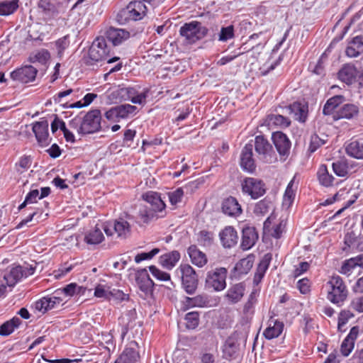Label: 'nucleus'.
<instances>
[{"label": "nucleus", "instance_id": "obj_33", "mask_svg": "<svg viewBox=\"0 0 363 363\" xmlns=\"http://www.w3.org/2000/svg\"><path fill=\"white\" fill-rule=\"evenodd\" d=\"M317 177L319 183L325 187H330L333 186L336 180L335 178L329 173L325 164H322L320 166L317 172Z\"/></svg>", "mask_w": 363, "mask_h": 363}, {"label": "nucleus", "instance_id": "obj_26", "mask_svg": "<svg viewBox=\"0 0 363 363\" xmlns=\"http://www.w3.org/2000/svg\"><path fill=\"white\" fill-rule=\"evenodd\" d=\"M106 36L107 40L112 43L113 45H118L128 39L130 33L124 29L110 27L106 32Z\"/></svg>", "mask_w": 363, "mask_h": 363}, {"label": "nucleus", "instance_id": "obj_60", "mask_svg": "<svg viewBox=\"0 0 363 363\" xmlns=\"http://www.w3.org/2000/svg\"><path fill=\"white\" fill-rule=\"evenodd\" d=\"M111 287L106 285L99 284L94 291V296L97 298L110 299Z\"/></svg>", "mask_w": 363, "mask_h": 363}, {"label": "nucleus", "instance_id": "obj_45", "mask_svg": "<svg viewBox=\"0 0 363 363\" xmlns=\"http://www.w3.org/2000/svg\"><path fill=\"white\" fill-rule=\"evenodd\" d=\"M232 340L227 339L224 346L223 355L226 359L235 358L239 350L240 345Z\"/></svg>", "mask_w": 363, "mask_h": 363}, {"label": "nucleus", "instance_id": "obj_7", "mask_svg": "<svg viewBox=\"0 0 363 363\" xmlns=\"http://www.w3.org/2000/svg\"><path fill=\"white\" fill-rule=\"evenodd\" d=\"M35 269L32 266L25 267L21 266L13 267L4 273L3 276L4 281L1 283H4L6 287H13L22 278L32 275Z\"/></svg>", "mask_w": 363, "mask_h": 363}, {"label": "nucleus", "instance_id": "obj_38", "mask_svg": "<svg viewBox=\"0 0 363 363\" xmlns=\"http://www.w3.org/2000/svg\"><path fill=\"white\" fill-rule=\"evenodd\" d=\"M266 123L269 126L274 125L281 128H286L290 125L291 121L282 115L271 114L267 116Z\"/></svg>", "mask_w": 363, "mask_h": 363}, {"label": "nucleus", "instance_id": "obj_14", "mask_svg": "<svg viewBox=\"0 0 363 363\" xmlns=\"http://www.w3.org/2000/svg\"><path fill=\"white\" fill-rule=\"evenodd\" d=\"M240 167L243 170L253 172L256 169V164L253 158V145L247 143L242 148L240 154Z\"/></svg>", "mask_w": 363, "mask_h": 363}, {"label": "nucleus", "instance_id": "obj_2", "mask_svg": "<svg viewBox=\"0 0 363 363\" xmlns=\"http://www.w3.org/2000/svg\"><path fill=\"white\" fill-rule=\"evenodd\" d=\"M327 285L329 286L328 300L337 306H341L348 295V291L343 280L339 276H333Z\"/></svg>", "mask_w": 363, "mask_h": 363}, {"label": "nucleus", "instance_id": "obj_31", "mask_svg": "<svg viewBox=\"0 0 363 363\" xmlns=\"http://www.w3.org/2000/svg\"><path fill=\"white\" fill-rule=\"evenodd\" d=\"M345 101V98L342 95L334 96L327 100L323 108V113L325 116L334 115L335 109L341 105Z\"/></svg>", "mask_w": 363, "mask_h": 363}, {"label": "nucleus", "instance_id": "obj_11", "mask_svg": "<svg viewBox=\"0 0 363 363\" xmlns=\"http://www.w3.org/2000/svg\"><path fill=\"white\" fill-rule=\"evenodd\" d=\"M37 73V68L32 65H25L11 72L10 77L14 81L27 84L35 81Z\"/></svg>", "mask_w": 363, "mask_h": 363}, {"label": "nucleus", "instance_id": "obj_59", "mask_svg": "<svg viewBox=\"0 0 363 363\" xmlns=\"http://www.w3.org/2000/svg\"><path fill=\"white\" fill-rule=\"evenodd\" d=\"M285 223L281 220L278 224L272 226L271 231H269L267 235H269L274 238L279 239L285 231Z\"/></svg>", "mask_w": 363, "mask_h": 363}, {"label": "nucleus", "instance_id": "obj_36", "mask_svg": "<svg viewBox=\"0 0 363 363\" xmlns=\"http://www.w3.org/2000/svg\"><path fill=\"white\" fill-rule=\"evenodd\" d=\"M22 323L18 317H13L0 325V335L7 336L11 334Z\"/></svg>", "mask_w": 363, "mask_h": 363}, {"label": "nucleus", "instance_id": "obj_63", "mask_svg": "<svg viewBox=\"0 0 363 363\" xmlns=\"http://www.w3.org/2000/svg\"><path fill=\"white\" fill-rule=\"evenodd\" d=\"M159 252H160V250L158 248H154L148 252H142V253L138 254L135 257V262L136 263H140V262H142L143 260L151 259Z\"/></svg>", "mask_w": 363, "mask_h": 363}, {"label": "nucleus", "instance_id": "obj_35", "mask_svg": "<svg viewBox=\"0 0 363 363\" xmlns=\"http://www.w3.org/2000/svg\"><path fill=\"white\" fill-rule=\"evenodd\" d=\"M19 0L0 1V16H9L17 11Z\"/></svg>", "mask_w": 363, "mask_h": 363}, {"label": "nucleus", "instance_id": "obj_16", "mask_svg": "<svg viewBox=\"0 0 363 363\" xmlns=\"http://www.w3.org/2000/svg\"><path fill=\"white\" fill-rule=\"evenodd\" d=\"M135 281L140 290L147 296L153 291L154 282L150 279L146 269H138L135 274Z\"/></svg>", "mask_w": 363, "mask_h": 363}, {"label": "nucleus", "instance_id": "obj_39", "mask_svg": "<svg viewBox=\"0 0 363 363\" xmlns=\"http://www.w3.org/2000/svg\"><path fill=\"white\" fill-rule=\"evenodd\" d=\"M253 266V259L252 257H247L246 258L240 259L236 263L234 270L238 275H243L248 273Z\"/></svg>", "mask_w": 363, "mask_h": 363}, {"label": "nucleus", "instance_id": "obj_41", "mask_svg": "<svg viewBox=\"0 0 363 363\" xmlns=\"http://www.w3.org/2000/svg\"><path fill=\"white\" fill-rule=\"evenodd\" d=\"M104 239L101 230L98 227L91 230L84 237V241L89 245H97Z\"/></svg>", "mask_w": 363, "mask_h": 363}, {"label": "nucleus", "instance_id": "obj_5", "mask_svg": "<svg viewBox=\"0 0 363 363\" xmlns=\"http://www.w3.org/2000/svg\"><path fill=\"white\" fill-rule=\"evenodd\" d=\"M101 113L99 109H93L87 112L82 118L79 128V134L87 135L99 131L101 129Z\"/></svg>", "mask_w": 363, "mask_h": 363}, {"label": "nucleus", "instance_id": "obj_54", "mask_svg": "<svg viewBox=\"0 0 363 363\" xmlns=\"http://www.w3.org/2000/svg\"><path fill=\"white\" fill-rule=\"evenodd\" d=\"M257 302L256 294L255 291H252L249 296L247 301L245 303L243 307V313L248 316L253 314L254 311L253 308Z\"/></svg>", "mask_w": 363, "mask_h": 363}, {"label": "nucleus", "instance_id": "obj_29", "mask_svg": "<svg viewBox=\"0 0 363 363\" xmlns=\"http://www.w3.org/2000/svg\"><path fill=\"white\" fill-rule=\"evenodd\" d=\"M245 286L243 283H238L231 286L225 295V297L232 303L239 302L243 297Z\"/></svg>", "mask_w": 363, "mask_h": 363}, {"label": "nucleus", "instance_id": "obj_44", "mask_svg": "<svg viewBox=\"0 0 363 363\" xmlns=\"http://www.w3.org/2000/svg\"><path fill=\"white\" fill-rule=\"evenodd\" d=\"M38 5L45 16L52 17L58 13L56 6L50 0H40Z\"/></svg>", "mask_w": 363, "mask_h": 363}, {"label": "nucleus", "instance_id": "obj_12", "mask_svg": "<svg viewBox=\"0 0 363 363\" xmlns=\"http://www.w3.org/2000/svg\"><path fill=\"white\" fill-rule=\"evenodd\" d=\"M254 147L260 160L264 162H270L272 158L271 154L273 152V149L267 139L263 135L256 136L253 147Z\"/></svg>", "mask_w": 363, "mask_h": 363}, {"label": "nucleus", "instance_id": "obj_21", "mask_svg": "<svg viewBox=\"0 0 363 363\" xmlns=\"http://www.w3.org/2000/svg\"><path fill=\"white\" fill-rule=\"evenodd\" d=\"M359 326H354L350 329L349 334L343 340L340 345V352L344 357H347L354 347L355 341L359 335Z\"/></svg>", "mask_w": 363, "mask_h": 363}, {"label": "nucleus", "instance_id": "obj_8", "mask_svg": "<svg viewBox=\"0 0 363 363\" xmlns=\"http://www.w3.org/2000/svg\"><path fill=\"white\" fill-rule=\"evenodd\" d=\"M104 230L108 236L116 233L118 237L126 238L130 235V223L124 218H118L106 223Z\"/></svg>", "mask_w": 363, "mask_h": 363}, {"label": "nucleus", "instance_id": "obj_47", "mask_svg": "<svg viewBox=\"0 0 363 363\" xmlns=\"http://www.w3.org/2000/svg\"><path fill=\"white\" fill-rule=\"evenodd\" d=\"M116 109L119 118H125L130 114H134L137 110V107L130 104H122L116 106Z\"/></svg>", "mask_w": 363, "mask_h": 363}, {"label": "nucleus", "instance_id": "obj_9", "mask_svg": "<svg viewBox=\"0 0 363 363\" xmlns=\"http://www.w3.org/2000/svg\"><path fill=\"white\" fill-rule=\"evenodd\" d=\"M242 190L252 199L262 196L266 192L265 184L261 179L247 177L242 182Z\"/></svg>", "mask_w": 363, "mask_h": 363}, {"label": "nucleus", "instance_id": "obj_30", "mask_svg": "<svg viewBox=\"0 0 363 363\" xmlns=\"http://www.w3.org/2000/svg\"><path fill=\"white\" fill-rule=\"evenodd\" d=\"M363 52V38L354 37L348 44L345 54L349 57H357Z\"/></svg>", "mask_w": 363, "mask_h": 363}, {"label": "nucleus", "instance_id": "obj_43", "mask_svg": "<svg viewBox=\"0 0 363 363\" xmlns=\"http://www.w3.org/2000/svg\"><path fill=\"white\" fill-rule=\"evenodd\" d=\"M137 317V313L135 309L130 310L127 312L125 316L122 317V320L124 322L125 320H127V323L122 328L121 336L123 338L124 336L127 334L128 330L130 328H133L135 327V324L134 321Z\"/></svg>", "mask_w": 363, "mask_h": 363}, {"label": "nucleus", "instance_id": "obj_61", "mask_svg": "<svg viewBox=\"0 0 363 363\" xmlns=\"http://www.w3.org/2000/svg\"><path fill=\"white\" fill-rule=\"evenodd\" d=\"M354 317V314L347 310L342 311L338 317L337 328L338 330L342 331V328L346 325L348 320Z\"/></svg>", "mask_w": 363, "mask_h": 363}, {"label": "nucleus", "instance_id": "obj_25", "mask_svg": "<svg viewBox=\"0 0 363 363\" xmlns=\"http://www.w3.org/2000/svg\"><path fill=\"white\" fill-rule=\"evenodd\" d=\"M290 113L294 118L301 123H304L308 117V106L306 102L296 101L288 106Z\"/></svg>", "mask_w": 363, "mask_h": 363}, {"label": "nucleus", "instance_id": "obj_1", "mask_svg": "<svg viewBox=\"0 0 363 363\" xmlns=\"http://www.w3.org/2000/svg\"><path fill=\"white\" fill-rule=\"evenodd\" d=\"M109 49L108 48L106 40L103 38H97L89 50V59L87 65H93L94 62L106 60L107 63H113L119 60V57H114L108 58Z\"/></svg>", "mask_w": 363, "mask_h": 363}, {"label": "nucleus", "instance_id": "obj_42", "mask_svg": "<svg viewBox=\"0 0 363 363\" xmlns=\"http://www.w3.org/2000/svg\"><path fill=\"white\" fill-rule=\"evenodd\" d=\"M250 326L247 323L243 325L242 330H235L228 339H233V342H235L239 345L241 343L245 345L248 336Z\"/></svg>", "mask_w": 363, "mask_h": 363}, {"label": "nucleus", "instance_id": "obj_56", "mask_svg": "<svg viewBox=\"0 0 363 363\" xmlns=\"http://www.w3.org/2000/svg\"><path fill=\"white\" fill-rule=\"evenodd\" d=\"M234 27L230 25L227 27H222L219 33L218 40L222 42H226L234 38Z\"/></svg>", "mask_w": 363, "mask_h": 363}, {"label": "nucleus", "instance_id": "obj_57", "mask_svg": "<svg viewBox=\"0 0 363 363\" xmlns=\"http://www.w3.org/2000/svg\"><path fill=\"white\" fill-rule=\"evenodd\" d=\"M272 259V255L271 253L265 254L263 256L261 261L259 262L256 272L264 275L266 271L267 270V269L269 266Z\"/></svg>", "mask_w": 363, "mask_h": 363}, {"label": "nucleus", "instance_id": "obj_23", "mask_svg": "<svg viewBox=\"0 0 363 363\" xmlns=\"http://www.w3.org/2000/svg\"><path fill=\"white\" fill-rule=\"evenodd\" d=\"M258 240V233L255 227L247 226L242 231L241 247L244 250L252 247Z\"/></svg>", "mask_w": 363, "mask_h": 363}, {"label": "nucleus", "instance_id": "obj_6", "mask_svg": "<svg viewBox=\"0 0 363 363\" xmlns=\"http://www.w3.org/2000/svg\"><path fill=\"white\" fill-rule=\"evenodd\" d=\"M228 271L224 267L209 270L206 274L205 286L215 291H220L226 286Z\"/></svg>", "mask_w": 363, "mask_h": 363}, {"label": "nucleus", "instance_id": "obj_58", "mask_svg": "<svg viewBox=\"0 0 363 363\" xmlns=\"http://www.w3.org/2000/svg\"><path fill=\"white\" fill-rule=\"evenodd\" d=\"M32 160L30 156H23L20 158L19 161L16 164V171L23 173L27 170L31 165Z\"/></svg>", "mask_w": 363, "mask_h": 363}, {"label": "nucleus", "instance_id": "obj_53", "mask_svg": "<svg viewBox=\"0 0 363 363\" xmlns=\"http://www.w3.org/2000/svg\"><path fill=\"white\" fill-rule=\"evenodd\" d=\"M50 52L47 50H41L38 51L33 56H30L29 57V60L30 62H39L41 64H45L50 59Z\"/></svg>", "mask_w": 363, "mask_h": 363}, {"label": "nucleus", "instance_id": "obj_62", "mask_svg": "<svg viewBox=\"0 0 363 363\" xmlns=\"http://www.w3.org/2000/svg\"><path fill=\"white\" fill-rule=\"evenodd\" d=\"M149 270L152 273V276L158 280L167 281L170 279L169 274L160 270L154 265L150 266Z\"/></svg>", "mask_w": 363, "mask_h": 363}, {"label": "nucleus", "instance_id": "obj_19", "mask_svg": "<svg viewBox=\"0 0 363 363\" xmlns=\"http://www.w3.org/2000/svg\"><path fill=\"white\" fill-rule=\"evenodd\" d=\"M221 210L225 215L230 217H238L242 211L241 206L233 196H228L223 200Z\"/></svg>", "mask_w": 363, "mask_h": 363}, {"label": "nucleus", "instance_id": "obj_4", "mask_svg": "<svg viewBox=\"0 0 363 363\" xmlns=\"http://www.w3.org/2000/svg\"><path fill=\"white\" fill-rule=\"evenodd\" d=\"M208 29L201 22L194 21L184 23L179 29L182 37L189 44H194L206 36Z\"/></svg>", "mask_w": 363, "mask_h": 363}, {"label": "nucleus", "instance_id": "obj_17", "mask_svg": "<svg viewBox=\"0 0 363 363\" xmlns=\"http://www.w3.org/2000/svg\"><path fill=\"white\" fill-rule=\"evenodd\" d=\"M138 343L131 341L123 350L122 353L115 361V363H135L140 358L139 352L137 350Z\"/></svg>", "mask_w": 363, "mask_h": 363}, {"label": "nucleus", "instance_id": "obj_40", "mask_svg": "<svg viewBox=\"0 0 363 363\" xmlns=\"http://www.w3.org/2000/svg\"><path fill=\"white\" fill-rule=\"evenodd\" d=\"M284 324L279 321H274V325L269 324V327L264 331V336L268 340L279 337L283 331Z\"/></svg>", "mask_w": 363, "mask_h": 363}, {"label": "nucleus", "instance_id": "obj_32", "mask_svg": "<svg viewBox=\"0 0 363 363\" xmlns=\"http://www.w3.org/2000/svg\"><path fill=\"white\" fill-rule=\"evenodd\" d=\"M160 216L154 210L150 208L147 206L142 207L140 211L138 216L136 217L135 223L141 225L142 223H148L151 220L157 218Z\"/></svg>", "mask_w": 363, "mask_h": 363}, {"label": "nucleus", "instance_id": "obj_20", "mask_svg": "<svg viewBox=\"0 0 363 363\" xmlns=\"http://www.w3.org/2000/svg\"><path fill=\"white\" fill-rule=\"evenodd\" d=\"M338 79L347 85L354 84L357 77V69L352 63L342 65L337 73Z\"/></svg>", "mask_w": 363, "mask_h": 363}, {"label": "nucleus", "instance_id": "obj_27", "mask_svg": "<svg viewBox=\"0 0 363 363\" xmlns=\"http://www.w3.org/2000/svg\"><path fill=\"white\" fill-rule=\"evenodd\" d=\"M187 252L193 264L199 267H203L206 264L208 259L206 254L201 252L196 245L189 246Z\"/></svg>", "mask_w": 363, "mask_h": 363}, {"label": "nucleus", "instance_id": "obj_50", "mask_svg": "<svg viewBox=\"0 0 363 363\" xmlns=\"http://www.w3.org/2000/svg\"><path fill=\"white\" fill-rule=\"evenodd\" d=\"M271 206V201L267 199H264L263 200L259 201L256 204L254 213L257 215H264L269 211Z\"/></svg>", "mask_w": 363, "mask_h": 363}, {"label": "nucleus", "instance_id": "obj_13", "mask_svg": "<svg viewBox=\"0 0 363 363\" xmlns=\"http://www.w3.org/2000/svg\"><path fill=\"white\" fill-rule=\"evenodd\" d=\"M359 113V106L355 104H344L336 109L333 118L334 121L341 119L352 120L357 118Z\"/></svg>", "mask_w": 363, "mask_h": 363}, {"label": "nucleus", "instance_id": "obj_55", "mask_svg": "<svg viewBox=\"0 0 363 363\" xmlns=\"http://www.w3.org/2000/svg\"><path fill=\"white\" fill-rule=\"evenodd\" d=\"M198 240L203 246H210L213 241V233L207 230H201L198 235Z\"/></svg>", "mask_w": 363, "mask_h": 363}, {"label": "nucleus", "instance_id": "obj_51", "mask_svg": "<svg viewBox=\"0 0 363 363\" xmlns=\"http://www.w3.org/2000/svg\"><path fill=\"white\" fill-rule=\"evenodd\" d=\"M333 170L338 177H345L348 174V167L347 164L342 161H337L332 164Z\"/></svg>", "mask_w": 363, "mask_h": 363}, {"label": "nucleus", "instance_id": "obj_28", "mask_svg": "<svg viewBox=\"0 0 363 363\" xmlns=\"http://www.w3.org/2000/svg\"><path fill=\"white\" fill-rule=\"evenodd\" d=\"M346 153L355 159H363V138L351 140L345 147Z\"/></svg>", "mask_w": 363, "mask_h": 363}, {"label": "nucleus", "instance_id": "obj_52", "mask_svg": "<svg viewBox=\"0 0 363 363\" xmlns=\"http://www.w3.org/2000/svg\"><path fill=\"white\" fill-rule=\"evenodd\" d=\"M185 320H186V327L189 329H194L199 325V314L196 311L189 312L186 313Z\"/></svg>", "mask_w": 363, "mask_h": 363}, {"label": "nucleus", "instance_id": "obj_64", "mask_svg": "<svg viewBox=\"0 0 363 363\" xmlns=\"http://www.w3.org/2000/svg\"><path fill=\"white\" fill-rule=\"evenodd\" d=\"M35 308L42 312L43 313H45V312L50 310V307L49 306V301L48 299V297H43L40 298V300L37 301L35 303Z\"/></svg>", "mask_w": 363, "mask_h": 363}, {"label": "nucleus", "instance_id": "obj_24", "mask_svg": "<svg viewBox=\"0 0 363 363\" xmlns=\"http://www.w3.org/2000/svg\"><path fill=\"white\" fill-rule=\"evenodd\" d=\"M143 199L150 204L148 207L157 213L164 211L166 205L159 193L152 191H148L143 195Z\"/></svg>", "mask_w": 363, "mask_h": 363}, {"label": "nucleus", "instance_id": "obj_49", "mask_svg": "<svg viewBox=\"0 0 363 363\" xmlns=\"http://www.w3.org/2000/svg\"><path fill=\"white\" fill-rule=\"evenodd\" d=\"M117 98L120 100L130 101L137 94L136 90L133 87H121L116 91Z\"/></svg>", "mask_w": 363, "mask_h": 363}, {"label": "nucleus", "instance_id": "obj_3", "mask_svg": "<svg viewBox=\"0 0 363 363\" xmlns=\"http://www.w3.org/2000/svg\"><path fill=\"white\" fill-rule=\"evenodd\" d=\"M146 12L147 7L142 1H133L125 8L118 11L116 21L120 24H125L129 20H140L145 16Z\"/></svg>", "mask_w": 363, "mask_h": 363}, {"label": "nucleus", "instance_id": "obj_10", "mask_svg": "<svg viewBox=\"0 0 363 363\" xmlns=\"http://www.w3.org/2000/svg\"><path fill=\"white\" fill-rule=\"evenodd\" d=\"M180 270L184 289L189 294H194L198 285V278L195 270L189 264L181 265Z\"/></svg>", "mask_w": 363, "mask_h": 363}, {"label": "nucleus", "instance_id": "obj_22", "mask_svg": "<svg viewBox=\"0 0 363 363\" xmlns=\"http://www.w3.org/2000/svg\"><path fill=\"white\" fill-rule=\"evenodd\" d=\"M220 240L225 248H230L236 245L238 241L237 231L232 226H226L219 233Z\"/></svg>", "mask_w": 363, "mask_h": 363}, {"label": "nucleus", "instance_id": "obj_37", "mask_svg": "<svg viewBox=\"0 0 363 363\" xmlns=\"http://www.w3.org/2000/svg\"><path fill=\"white\" fill-rule=\"evenodd\" d=\"M209 303L208 298L206 295H198L194 297H186L184 301L187 308L192 307H206Z\"/></svg>", "mask_w": 363, "mask_h": 363}, {"label": "nucleus", "instance_id": "obj_48", "mask_svg": "<svg viewBox=\"0 0 363 363\" xmlns=\"http://www.w3.org/2000/svg\"><path fill=\"white\" fill-rule=\"evenodd\" d=\"M70 40L69 35H66L62 38H59L55 42V45L57 50V55L58 57L62 58L64 55V51L69 46Z\"/></svg>", "mask_w": 363, "mask_h": 363}, {"label": "nucleus", "instance_id": "obj_46", "mask_svg": "<svg viewBox=\"0 0 363 363\" xmlns=\"http://www.w3.org/2000/svg\"><path fill=\"white\" fill-rule=\"evenodd\" d=\"M297 187H294V179L290 181L284 195V203L289 206L294 202Z\"/></svg>", "mask_w": 363, "mask_h": 363}, {"label": "nucleus", "instance_id": "obj_18", "mask_svg": "<svg viewBox=\"0 0 363 363\" xmlns=\"http://www.w3.org/2000/svg\"><path fill=\"white\" fill-rule=\"evenodd\" d=\"M272 140L280 155L287 156L291 148V142L286 134L277 131L272 134Z\"/></svg>", "mask_w": 363, "mask_h": 363}, {"label": "nucleus", "instance_id": "obj_15", "mask_svg": "<svg viewBox=\"0 0 363 363\" xmlns=\"http://www.w3.org/2000/svg\"><path fill=\"white\" fill-rule=\"evenodd\" d=\"M32 129L40 146L45 147L50 144V140L49 139L48 122L46 120L35 122Z\"/></svg>", "mask_w": 363, "mask_h": 363}, {"label": "nucleus", "instance_id": "obj_34", "mask_svg": "<svg viewBox=\"0 0 363 363\" xmlns=\"http://www.w3.org/2000/svg\"><path fill=\"white\" fill-rule=\"evenodd\" d=\"M180 259V253L174 250L169 253H166L160 257V263L161 265L167 269H172Z\"/></svg>", "mask_w": 363, "mask_h": 363}]
</instances>
